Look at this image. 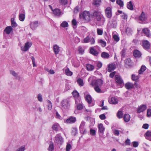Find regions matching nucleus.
<instances>
[{"label":"nucleus","mask_w":151,"mask_h":151,"mask_svg":"<svg viewBox=\"0 0 151 151\" xmlns=\"http://www.w3.org/2000/svg\"><path fill=\"white\" fill-rule=\"evenodd\" d=\"M86 100L89 104V106H94V104L92 103V98L91 96L89 95H87L85 97Z\"/></svg>","instance_id":"15"},{"label":"nucleus","mask_w":151,"mask_h":151,"mask_svg":"<svg viewBox=\"0 0 151 151\" xmlns=\"http://www.w3.org/2000/svg\"><path fill=\"white\" fill-rule=\"evenodd\" d=\"M68 24L67 22L65 21H63L60 24V26L65 28L68 26Z\"/></svg>","instance_id":"46"},{"label":"nucleus","mask_w":151,"mask_h":151,"mask_svg":"<svg viewBox=\"0 0 151 151\" xmlns=\"http://www.w3.org/2000/svg\"><path fill=\"white\" fill-rule=\"evenodd\" d=\"M139 76H136L135 75L132 74V80L133 81H137L139 78Z\"/></svg>","instance_id":"48"},{"label":"nucleus","mask_w":151,"mask_h":151,"mask_svg":"<svg viewBox=\"0 0 151 151\" xmlns=\"http://www.w3.org/2000/svg\"><path fill=\"white\" fill-rule=\"evenodd\" d=\"M105 14L106 16L110 19L112 17V10L110 7H107L105 10Z\"/></svg>","instance_id":"13"},{"label":"nucleus","mask_w":151,"mask_h":151,"mask_svg":"<svg viewBox=\"0 0 151 151\" xmlns=\"http://www.w3.org/2000/svg\"><path fill=\"white\" fill-rule=\"evenodd\" d=\"M101 2V0H94L93 4L96 5H99Z\"/></svg>","instance_id":"58"},{"label":"nucleus","mask_w":151,"mask_h":151,"mask_svg":"<svg viewBox=\"0 0 151 151\" xmlns=\"http://www.w3.org/2000/svg\"><path fill=\"white\" fill-rule=\"evenodd\" d=\"M125 86L127 89H129L132 88L134 86V85L132 83L128 82L125 84Z\"/></svg>","instance_id":"37"},{"label":"nucleus","mask_w":151,"mask_h":151,"mask_svg":"<svg viewBox=\"0 0 151 151\" xmlns=\"http://www.w3.org/2000/svg\"><path fill=\"white\" fill-rule=\"evenodd\" d=\"M32 43L30 42H27L25 44L24 47L22 46L21 50L24 51H27L32 45Z\"/></svg>","instance_id":"10"},{"label":"nucleus","mask_w":151,"mask_h":151,"mask_svg":"<svg viewBox=\"0 0 151 151\" xmlns=\"http://www.w3.org/2000/svg\"><path fill=\"white\" fill-rule=\"evenodd\" d=\"M71 146L70 144H68L66 146V151H69L70 149Z\"/></svg>","instance_id":"63"},{"label":"nucleus","mask_w":151,"mask_h":151,"mask_svg":"<svg viewBox=\"0 0 151 151\" xmlns=\"http://www.w3.org/2000/svg\"><path fill=\"white\" fill-rule=\"evenodd\" d=\"M133 55L135 58H140L142 54L139 51L136 50L134 52Z\"/></svg>","instance_id":"31"},{"label":"nucleus","mask_w":151,"mask_h":151,"mask_svg":"<svg viewBox=\"0 0 151 151\" xmlns=\"http://www.w3.org/2000/svg\"><path fill=\"white\" fill-rule=\"evenodd\" d=\"M13 30V28L11 26H8L4 29L3 32V35L5 33L7 35H9Z\"/></svg>","instance_id":"17"},{"label":"nucleus","mask_w":151,"mask_h":151,"mask_svg":"<svg viewBox=\"0 0 151 151\" xmlns=\"http://www.w3.org/2000/svg\"><path fill=\"white\" fill-rule=\"evenodd\" d=\"M117 23L116 18L114 17L111 19H109L107 24L108 28L109 29L114 28L117 26Z\"/></svg>","instance_id":"2"},{"label":"nucleus","mask_w":151,"mask_h":151,"mask_svg":"<svg viewBox=\"0 0 151 151\" xmlns=\"http://www.w3.org/2000/svg\"><path fill=\"white\" fill-rule=\"evenodd\" d=\"M25 18V12L24 10H22V12L19 13V20L21 21H23Z\"/></svg>","instance_id":"27"},{"label":"nucleus","mask_w":151,"mask_h":151,"mask_svg":"<svg viewBox=\"0 0 151 151\" xmlns=\"http://www.w3.org/2000/svg\"><path fill=\"white\" fill-rule=\"evenodd\" d=\"M39 25L40 23L38 21H36L31 22L30 24V27L32 30H35Z\"/></svg>","instance_id":"11"},{"label":"nucleus","mask_w":151,"mask_h":151,"mask_svg":"<svg viewBox=\"0 0 151 151\" xmlns=\"http://www.w3.org/2000/svg\"><path fill=\"white\" fill-rule=\"evenodd\" d=\"M148 17L147 14V13L142 11L138 18V20L141 22L139 23L141 24L144 23L147 20Z\"/></svg>","instance_id":"4"},{"label":"nucleus","mask_w":151,"mask_h":151,"mask_svg":"<svg viewBox=\"0 0 151 151\" xmlns=\"http://www.w3.org/2000/svg\"><path fill=\"white\" fill-rule=\"evenodd\" d=\"M127 7L128 9L131 10H133V5L131 1H130L129 2L127 3Z\"/></svg>","instance_id":"33"},{"label":"nucleus","mask_w":151,"mask_h":151,"mask_svg":"<svg viewBox=\"0 0 151 151\" xmlns=\"http://www.w3.org/2000/svg\"><path fill=\"white\" fill-rule=\"evenodd\" d=\"M116 68V65L114 63H112L109 64L108 65V71L109 72H111L114 70Z\"/></svg>","instance_id":"25"},{"label":"nucleus","mask_w":151,"mask_h":151,"mask_svg":"<svg viewBox=\"0 0 151 151\" xmlns=\"http://www.w3.org/2000/svg\"><path fill=\"white\" fill-rule=\"evenodd\" d=\"M59 1L60 3L63 5H66L68 3L67 0H59Z\"/></svg>","instance_id":"59"},{"label":"nucleus","mask_w":151,"mask_h":151,"mask_svg":"<svg viewBox=\"0 0 151 151\" xmlns=\"http://www.w3.org/2000/svg\"><path fill=\"white\" fill-rule=\"evenodd\" d=\"M114 77L116 82L120 85V87H122L124 86V83L121 76L119 75H115Z\"/></svg>","instance_id":"6"},{"label":"nucleus","mask_w":151,"mask_h":151,"mask_svg":"<svg viewBox=\"0 0 151 151\" xmlns=\"http://www.w3.org/2000/svg\"><path fill=\"white\" fill-rule=\"evenodd\" d=\"M54 149V145L52 143H51L49 147L48 150L49 151H52Z\"/></svg>","instance_id":"52"},{"label":"nucleus","mask_w":151,"mask_h":151,"mask_svg":"<svg viewBox=\"0 0 151 151\" xmlns=\"http://www.w3.org/2000/svg\"><path fill=\"white\" fill-rule=\"evenodd\" d=\"M146 109L147 106L145 105H142L139 107L137 110V111L138 113H140L144 111Z\"/></svg>","instance_id":"22"},{"label":"nucleus","mask_w":151,"mask_h":151,"mask_svg":"<svg viewBox=\"0 0 151 151\" xmlns=\"http://www.w3.org/2000/svg\"><path fill=\"white\" fill-rule=\"evenodd\" d=\"M123 119L125 122H128L130 120V116L129 114H125L124 115Z\"/></svg>","instance_id":"39"},{"label":"nucleus","mask_w":151,"mask_h":151,"mask_svg":"<svg viewBox=\"0 0 151 151\" xmlns=\"http://www.w3.org/2000/svg\"><path fill=\"white\" fill-rule=\"evenodd\" d=\"M125 66L126 68L130 67L132 65L131 60L129 58H128L125 59L124 61Z\"/></svg>","instance_id":"26"},{"label":"nucleus","mask_w":151,"mask_h":151,"mask_svg":"<svg viewBox=\"0 0 151 151\" xmlns=\"http://www.w3.org/2000/svg\"><path fill=\"white\" fill-rule=\"evenodd\" d=\"M96 19L97 20L96 24L97 25L102 26L104 24L105 22V18L103 15Z\"/></svg>","instance_id":"12"},{"label":"nucleus","mask_w":151,"mask_h":151,"mask_svg":"<svg viewBox=\"0 0 151 151\" xmlns=\"http://www.w3.org/2000/svg\"><path fill=\"white\" fill-rule=\"evenodd\" d=\"M72 23L73 25V28H76V26L77 25V22L75 19H73L72 21Z\"/></svg>","instance_id":"57"},{"label":"nucleus","mask_w":151,"mask_h":151,"mask_svg":"<svg viewBox=\"0 0 151 151\" xmlns=\"http://www.w3.org/2000/svg\"><path fill=\"white\" fill-rule=\"evenodd\" d=\"M47 106L48 109L50 110L51 109L52 106L51 102L48 100H47Z\"/></svg>","instance_id":"47"},{"label":"nucleus","mask_w":151,"mask_h":151,"mask_svg":"<svg viewBox=\"0 0 151 151\" xmlns=\"http://www.w3.org/2000/svg\"><path fill=\"white\" fill-rule=\"evenodd\" d=\"M109 103L112 104H116L118 103L117 99L114 97H112L110 99L109 101Z\"/></svg>","instance_id":"30"},{"label":"nucleus","mask_w":151,"mask_h":151,"mask_svg":"<svg viewBox=\"0 0 151 151\" xmlns=\"http://www.w3.org/2000/svg\"><path fill=\"white\" fill-rule=\"evenodd\" d=\"M98 128L99 132L102 134H103L105 129V128L103 126V124L100 123L98 125Z\"/></svg>","instance_id":"29"},{"label":"nucleus","mask_w":151,"mask_h":151,"mask_svg":"<svg viewBox=\"0 0 151 151\" xmlns=\"http://www.w3.org/2000/svg\"><path fill=\"white\" fill-rule=\"evenodd\" d=\"M11 25L12 27H16L17 26V23L14 21V18H12L11 19Z\"/></svg>","instance_id":"45"},{"label":"nucleus","mask_w":151,"mask_h":151,"mask_svg":"<svg viewBox=\"0 0 151 151\" xmlns=\"http://www.w3.org/2000/svg\"><path fill=\"white\" fill-rule=\"evenodd\" d=\"M60 47L58 45L55 44L53 45V50L55 55L58 54L60 51Z\"/></svg>","instance_id":"20"},{"label":"nucleus","mask_w":151,"mask_h":151,"mask_svg":"<svg viewBox=\"0 0 151 151\" xmlns=\"http://www.w3.org/2000/svg\"><path fill=\"white\" fill-rule=\"evenodd\" d=\"M97 32L98 35H101L103 34V29H102L97 28Z\"/></svg>","instance_id":"50"},{"label":"nucleus","mask_w":151,"mask_h":151,"mask_svg":"<svg viewBox=\"0 0 151 151\" xmlns=\"http://www.w3.org/2000/svg\"><path fill=\"white\" fill-rule=\"evenodd\" d=\"M10 74L12 75L14 77H16L17 79H19L20 77L18 76V74L17 73L14 71L13 70H10Z\"/></svg>","instance_id":"35"},{"label":"nucleus","mask_w":151,"mask_h":151,"mask_svg":"<svg viewBox=\"0 0 151 151\" xmlns=\"http://www.w3.org/2000/svg\"><path fill=\"white\" fill-rule=\"evenodd\" d=\"M53 12L55 16L58 17H60L63 14V13L61 10L58 8L55 9L53 10Z\"/></svg>","instance_id":"21"},{"label":"nucleus","mask_w":151,"mask_h":151,"mask_svg":"<svg viewBox=\"0 0 151 151\" xmlns=\"http://www.w3.org/2000/svg\"><path fill=\"white\" fill-rule=\"evenodd\" d=\"M145 136L147 139L149 140L151 137V132L147 131L145 134Z\"/></svg>","instance_id":"43"},{"label":"nucleus","mask_w":151,"mask_h":151,"mask_svg":"<svg viewBox=\"0 0 151 151\" xmlns=\"http://www.w3.org/2000/svg\"><path fill=\"white\" fill-rule=\"evenodd\" d=\"M65 72L66 74L68 76H70L73 74V73L68 68L66 69Z\"/></svg>","instance_id":"44"},{"label":"nucleus","mask_w":151,"mask_h":151,"mask_svg":"<svg viewBox=\"0 0 151 151\" xmlns=\"http://www.w3.org/2000/svg\"><path fill=\"white\" fill-rule=\"evenodd\" d=\"M72 94L75 99V103L77 104L80 102L81 99L79 93L76 90H74L72 92Z\"/></svg>","instance_id":"9"},{"label":"nucleus","mask_w":151,"mask_h":151,"mask_svg":"<svg viewBox=\"0 0 151 151\" xmlns=\"http://www.w3.org/2000/svg\"><path fill=\"white\" fill-rule=\"evenodd\" d=\"M80 17L83 19L87 21L90 20V15L89 12L88 11H84L80 15Z\"/></svg>","instance_id":"7"},{"label":"nucleus","mask_w":151,"mask_h":151,"mask_svg":"<svg viewBox=\"0 0 151 151\" xmlns=\"http://www.w3.org/2000/svg\"><path fill=\"white\" fill-rule=\"evenodd\" d=\"M54 142L58 145H62L63 142V139L60 134H56L55 137Z\"/></svg>","instance_id":"5"},{"label":"nucleus","mask_w":151,"mask_h":151,"mask_svg":"<svg viewBox=\"0 0 151 151\" xmlns=\"http://www.w3.org/2000/svg\"><path fill=\"white\" fill-rule=\"evenodd\" d=\"M78 50L79 52V53L80 54H83L84 52V48L83 46H79L78 47Z\"/></svg>","instance_id":"36"},{"label":"nucleus","mask_w":151,"mask_h":151,"mask_svg":"<svg viewBox=\"0 0 151 151\" xmlns=\"http://www.w3.org/2000/svg\"><path fill=\"white\" fill-rule=\"evenodd\" d=\"M100 86H95L94 87L95 91L97 93H101V89L99 88Z\"/></svg>","instance_id":"54"},{"label":"nucleus","mask_w":151,"mask_h":151,"mask_svg":"<svg viewBox=\"0 0 151 151\" xmlns=\"http://www.w3.org/2000/svg\"><path fill=\"white\" fill-rule=\"evenodd\" d=\"M25 149V146H22L17 149L16 151H24Z\"/></svg>","instance_id":"55"},{"label":"nucleus","mask_w":151,"mask_h":151,"mask_svg":"<svg viewBox=\"0 0 151 151\" xmlns=\"http://www.w3.org/2000/svg\"><path fill=\"white\" fill-rule=\"evenodd\" d=\"M96 130L94 129H90V133L92 136H95L96 135Z\"/></svg>","instance_id":"62"},{"label":"nucleus","mask_w":151,"mask_h":151,"mask_svg":"<svg viewBox=\"0 0 151 151\" xmlns=\"http://www.w3.org/2000/svg\"><path fill=\"white\" fill-rule=\"evenodd\" d=\"M133 145V146L134 147H137L139 145V143L138 142L136 141L133 142L132 143Z\"/></svg>","instance_id":"60"},{"label":"nucleus","mask_w":151,"mask_h":151,"mask_svg":"<svg viewBox=\"0 0 151 151\" xmlns=\"http://www.w3.org/2000/svg\"><path fill=\"white\" fill-rule=\"evenodd\" d=\"M37 99L38 101L40 102H42V95L40 94H39L37 95Z\"/></svg>","instance_id":"56"},{"label":"nucleus","mask_w":151,"mask_h":151,"mask_svg":"<svg viewBox=\"0 0 151 151\" xmlns=\"http://www.w3.org/2000/svg\"><path fill=\"white\" fill-rule=\"evenodd\" d=\"M77 82L79 85L81 86H82L84 85L83 80L81 78H79L78 79Z\"/></svg>","instance_id":"42"},{"label":"nucleus","mask_w":151,"mask_h":151,"mask_svg":"<svg viewBox=\"0 0 151 151\" xmlns=\"http://www.w3.org/2000/svg\"><path fill=\"white\" fill-rule=\"evenodd\" d=\"M81 42L86 43H90L91 45H93L95 43V40L91 36L88 35Z\"/></svg>","instance_id":"3"},{"label":"nucleus","mask_w":151,"mask_h":151,"mask_svg":"<svg viewBox=\"0 0 151 151\" xmlns=\"http://www.w3.org/2000/svg\"><path fill=\"white\" fill-rule=\"evenodd\" d=\"M146 67L144 65H142L139 71V74H142L143 72L146 70Z\"/></svg>","instance_id":"40"},{"label":"nucleus","mask_w":151,"mask_h":151,"mask_svg":"<svg viewBox=\"0 0 151 151\" xmlns=\"http://www.w3.org/2000/svg\"><path fill=\"white\" fill-rule=\"evenodd\" d=\"M98 42L100 43L102 47H105L106 45V42L102 39L99 40Z\"/></svg>","instance_id":"41"},{"label":"nucleus","mask_w":151,"mask_h":151,"mask_svg":"<svg viewBox=\"0 0 151 151\" xmlns=\"http://www.w3.org/2000/svg\"><path fill=\"white\" fill-rule=\"evenodd\" d=\"M76 121V118L74 117L71 116L68 119L66 122L68 124L73 123Z\"/></svg>","instance_id":"23"},{"label":"nucleus","mask_w":151,"mask_h":151,"mask_svg":"<svg viewBox=\"0 0 151 151\" xmlns=\"http://www.w3.org/2000/svg\"><path fill=\"white\" fill-rule=\"evenodd\" d=\"M92 15L96 17V19L103 16L101 12L98 10L94 11L93 12Z\"/></svg>","instance_id":"18"},{"label":"nucleus","mask_w":151,"mask_h":151,"mask_svg":"<svg viewBox=\"0 0 151 151\" xmlns=\"http://www.w3.org/2000/svg\"><path fill=\"white\" fill-rule=\"evenodd\" d=\"M101 56L104 59H108L109 57V54L106 52H103L101 53Z\"/></svg>","instance_id":"38"},{"label":"nucleus","mask_w":151,"mask_h":151,"mask_svg":"<svg viewBox=\"0 0 151 151\" xmlns=\"http://www.w3.org/2000/svg\"><path fill=\"white\" fill-rule=\"evenodd\" d=\"M143 33L147 37H150L151 36L150 30L148 28L143 29L142 30Z\"/></svg>","instance_id":"24"},{"label":"nucleus","mask_w":151,"mask_h":151,"mask_svg":"<svg viewBox=\"0 0 151 151\" xmlns=\"http://www.w3.org/2000/svg\"><path fill=\"white\" fill-rule=\"evenodd\" d=\"M116 2L120 7H123L124 6L123 2L121 0H117Z\"/></svg>","instance_id":"51"},{"label":"nucleus","mask_w":151,"mask_h":151,"mask_svg":"<svg viewBox=\"0 0 151 151\" xmlns=\"http://www.w3.org/2000/svg\"><path fill=\"white\" fill-rule=\"evenodd\" d=\"M117 117L119 119L121 118L123 116V114L122 111H119L117 114Z\"/></svg>","instance_id":"53"},{"label":"nucleus","mask_w":151,"mask_h":151,"mask_svg":"<svg viewBox=\"0 0 151 151\" xmlns=\"http://www.w3.org/2000/svg\"><path fill=\"white\" fill-rule=\"evenodd\" d=\"M72 134L74 136L76 135L78 133L77 129L76 128H73L72 129Z\"/></svg>","instance_id":"49"},{"label":"nucleus","mask_w":151,"mask_h":151,"mask_svg":"<svg viewBox=\"0 0 151 151\" xmlns=\"http://www.w3.org/2000/svg\"><path fill=\"white\" fill-rule=\"evenodd\" d=\"M86 123L84 121H82L79 126V130L80 132L83 134H86L87 133V131L85 128Z\"/></svg>","instance_id":"8"},{"label":"nucleus","mask_w":151,"mask_h":151,"mask_svg":"<svg viewBox=\"0 0 151 151\" xmlns=\"http://www.w3.org/2000/svg\"><path fill=\"white\" fill-rule=\"evenodd\" d=\"M142 45L145 49H148L150 48V44L147 40H143L142 41Z\"/></svg>","instance_id":"19"},{"label":"nucleus","mask_w":151,"mask_h":151,"mask_svg":"<svg viewBox=\"0 0 151 151\" xmlns=\"http://www.w3.org/2000/svg\"><path fill=\"white\" fill-rule=\"evenodd\" d=\"M87 70L89 71H92L94 69V66L91 64H87L86 65Z\"/></svg>","instance_id":"34"},{"label":"nucleus","mask_w":151,"mask_h":151,"mask_svg":"<svg viewBox=\"0 0 151 151\" xmlns=\"http://www.w3.org/2000/svg\"><path fill=\"white\" fill-rule=\"evenodd\" d=\"M147 116L149 117L151 116V109H148L147 110Z\"/></svg>","instance_id":"64"},{"label":"nucleus","mask_w":151,"mask_h":151,"mask_svg":"<svg viewBox=\"0 0 151 151\" xmlns=\"http://www.w3.org/2000/svg\"><path fill=\"white\" fill-rule=\"evenodd\" d=\"M75 106L76 107L77 109L78 110H81L83 109V104L82 103L81 100L80 102L77 104L75 103Z\"/></svg>","instance_id":"32"},{"label":"nucleus","mask_w":151,"mask_h":151,"mask_svg":"<svg viewBox=\"0 0 151 151\" xmlns=\"http://www.w3.org/2000/svg\"><path fill=\"white\" fill-rule=\"evenodd\" d=\"M113 38L114 40L116 42H118L119 40V37L117 35H114L113 36Z\"/></svg>","instance_id":"61"},{"label":"nucleus","mask_w":151,"mask_h":151,"mask_svg":"<svg viewBox=\"0 0 151 151\" xmlns=\"http://www.w3.org/2000/svg\"><path fill=\"white\" fill-rule=\"evenodd\" d=\"M60 127L58 123H55L53 124L52 127L53 131H57L60 129Z\"/></svg>","instance_id":"28"},{"label":"nucleus","mask_w":151,"mask_h":151,"mask_svg":"<svg viewBox=\"0 0 151 151\" xmlns=\"http://www.w3.org/2000/svg\"><path fill=\"white\" fill-rule=\"evenodd\" d=\"M98 49L99 47V46H96L95 47H90V52L92 54L95 55L97 56L98 55L99 52L95 49V48Z\"/></svg>","instance_id":"16"},{"label":"nucleus","mask_w":151,"mask_h":151,"mask_svg":"<svg viewBox=\"0 0 151 151\" xmlns=\"http://www.w3.org/2000/svg\"><path fill=\"white\" fill-rule=\"evenodd\" d=\"M93 78L90 77L88 79V81L91 82L90 85L92 86H101L103 83V81L101 79H98L96 80H92Z\"/></svg>","instance_id":"1"},{"label":"nucleus","mask_w":151,"mask_h":151,"mask_svg":"<svg viewBox=\"0 0 151 151\" xmlns=\"http://www.w3.org/2000/svg\"><path fill=\"white\" fill-rule=\"evenodd\" d=\"M62 106L65 109H68L70 106V101L68 100H63L61 102Z\"/></svg>","instance_id":"14"}]
</instances>
